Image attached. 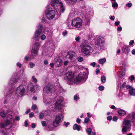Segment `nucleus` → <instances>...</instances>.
I'll list each match as a JSON object with an SVG mask.
<instances>
[{"label": "nucleus", "instance_id": "obj_25", "mask_svg": "<svg viewBox=\"0 0 135 135\" xmlns=\"http://www.w3.org/2000/svg\"><path fill=\"white\" fill-rule=\"evenodd\" d=\"M112 7L115 9H117L118 6V5L117 2H115L112 3Z\"/></svg>", "mask_w": 135, "mask_h": 135}, {"label": "nucleus", "instance_id": "obj_13", "mask_svg": "<svg viewBox=\"0 0 135 135\" xmlns=\"http://www.w3.org/2000/svg\"><path fill=\"white\" fill-rule=\"evenodd\" d=\"M63 100V98L62 97H60L59 100L57 101L55 105V108L56 109H60L61 107V103Z\"/></svg>", "mask_w": 135, "mask_h": 135}, {"label": "nucleus", "instance_id": "obj_18", "mask_svg": "<svg viewBox=\"0 0 135 135\" xmlns=\"http://www.w3.org/2000/svg\"><path fill=\"white\" fill-rule=\"evenodd\" d=\"M66 3L68 4H73L76 3L77 0H64Z\"/></svg>", "mask_w": 135, "mask_h": 135}, {"label": "nucleus", "instance_id": "obj_17", "mask_svg": "<svg viewBox=\"0 0 135 135\" xmlns=\"http://www.w3.org/2000/svg\"><path fill=\"white\" fill-rule=\"evenodd\" d=\"M130 122H131L129 120H124L123 122V125H125L126 126L129 127L131 125Z\"/></svg>", "mask_w": 135, "mask_h": 135}, {"label": "nucleus", "instance_id": "obj_19", "mask_svg": "<svg viewBox=\"0 0 135 135\" xmlns=\"http://www.w3.org/2000/svg\"><path fill=\"white\" fill-rule=\"evenodd\" d=\"M62 60L60 59H58L56 61V64L57 66L58 67L62 65Z\"/></svg>", "mask_w": 135, "mask_h": 135}, {"label": "nucleus", "instance_id": "obj_6", "mask_svg": "<svg viewBox=\"0 0 135 135\" xmlns=\"http://www.w3.org/2000/svg\"><path fill=\"white\" fill-rule=\"evenodd\" d=\"M55 14V11L52 10L51 8H49L47 9L45 12L46 18L49 20H51L53 18Z\"/></svg>", "mask_w": 135, "mask_h": 135}, {"label": "nucleus", "instance_id": "obj_34", "mask_svg": "<svg viewBox=\"0 0 135 135\" xmlns=\"http://www.w3.org/2000/svg\"><path fill=\"white\" fill-rule=\"evenodd\" d=\"M97 41L98 43L100 44V43H102V42L101 41V38L100 36H99L97 39Z\"/></svg>", "mask_w": 135, "mask_h": 135}, {"label": "nucleus", "instance_id": "obj_9", "mask_svg": "<svg viewBox=\"0 0 135 135\" xmlns=\"http://www.w3.org/2000/svg\"><path fill=\"white\" fill-rule=\"evenodd\" d=\"M62 118V115L61 114L57 115L56 116L54 121L53 122V126L55 127L58 126L59 123L61 122Z\"/></svg>", "mask_w": 135, "mask_h": 135}, {"label": "nucleus", "instance_id": "obj_22", "mask_svg": "<svg viewBox=\"0 0 135 135\" xmlns=\"http://www.w3.org/2000/svg\"><path fill=\"white\" fill-rule=\"evenodd\" d=\"M118 113L120 115H124L126 113V111L122 109H120L118 111Z\"/></svg>", "mask_w": 135, "mask_h": 135}, {"label": "nucleus", "instance_id": "obj_2", "mask_svg": "<svg viewBox=\"0 0 135 135\" xmlns=\"http://www.w3.org/2000/svg\"><path fill=\"white\" fill-rule=\"evenodd\" d=\"M93 45L90 44L84 45L82 47L80 53L84 56L89 55L93 51Z\"/></svg>", "mask_w": 135, "mask_h": 135}, {"label": "nucleus", "instance_id": "obj_32", "mask_svg": "<svg viewBox=\"0 0 135 135\" xmlns=\"http://www.w3.org/2000/svg\"><path fill=\"white\" fill-rule=\"evenodd\" d=\"M88 134L89 135H90L91 133V129L90 128H87L86 130Z\"/></svg>", "mask_w": 135, "mask_h": 135}, {"label": "nucleus", "instance_id": "obj_14", "mask_svg": "<svg viewBox=\"0 0 135 135\" xmlns=\"http://www.w3.org/2000/svg\"><path fill=\"white\" fill-rule=\"evenodd\" d=\"M18 77L17 76H14V77L10 79L9 81L10 84L12 85H14L17 82L18 80Z\"/></svg>", "mask_w": 135, "mask_h": 135}, {"label": "nucleus", "instance_id": "obj_40", "mask_svg": "<svg viewBox=\"0 0 135 135\" xmlns=\"http://www.w3.org/2000/svg\"><path fill=\"white\" fill-rule=\"evenodd\" d=\"M80 37L79 36H78V37H76L75 38V40L76 41L78 42H80Z\"/></svg>", "mask_w": 135, "mask_h": 135}, {"label": "nucleus", "instance_id": "obj_7", "mask_svg": "<svg viewBox=\"0 0 135 135\" xmlns=\"http://www.w3.org/2000/svg\"><path fill=\"white\" fill-rule=\"evenodd\" d=\"M25 86L24 85H22L18 87L16 90L15 93L17 95L21 97L24 94Z\"/></svg>", "mask_w": 135, "mask_h": 135}, {"label": "nucleus", "instance_id": "obj_38", "mask_svg": "<svg viewBox=\"0 0 135 135\" xmlns=\"http://www.w3.org/2000/svg\"><path fill=\"white\" fill-rule=\"evenodd\" d=\"M44 114L43 113H40L39 115V118L40 119H42L44 117Z\"/></svg>", "mask_w": 135, "mask_h": 135}, {"label": "nucleus", "instance_id": "obj_20", "mask_svg": "<svg viewBox=\"0 0 135 135\" xmlns=\"http://www.w3.org/2000/svg\"><path fill=\"white\" fill-rule=\"evenodd\" d=\"M129 93L131 95L133 96H135V89L133 88H131L129 90Z\"/></svg>", "mask_w": 135, "mask_h": 135}, {"label": "nucleus", "instance_id": "obj_46", "mask_svg": "<svg viewBox=\"0 0 135 135\" xmlns=\"http://www.w3.org/2000/svg\"><path fill=\"white\" fill-rule=\"evenodd\" d=\"M42 125L43 126H45L46 125V122L45 121H43L41 122Z\"/></svg>", "mask_w": 135, "mask_h": 135}, {"label": "nucleus", "instance_id": "obj_30", "mask_svg": "<svg viewBox=\"0 0 135 135\" xmlns=\"http://www.w3.org/2000/svg\"><path fill=\"white\" fill-rule=\"evenodd\" d=\"M101 81L103 83H105L106 81V78L105 76L103 75L101 78Z\"/></svg>", "mask_w": 135, "mask_h": 135}, {"label": "nucleus", "instance_id": "obj_33", "mask_svg": "<svg viewBox=\"0 0 135 135\" xmlns=\"http://www.w3.org/2000/svg\"><path fill=\"white\" fill-rule=\"evenodd\" d=\"M29 65L30 67L31 68H32L35 66V64L34 63L30 62L29 63Z\"/></svg>", "mask_w": 135, "mask_h": 135}, {"label": "nucleus", "instance_id": "obj_62", "mask_svg": "<svg viewBox=\"0 0 135 135\" xmlns=\"http://www.w3.org/2000/svg\"><path fill=\"white\" fill-rule=\"evenodd\" d=\"M31 127L32 128H34L35 127V125L34 123H32V124Z\"/></svg>", "mask_w": 135, "mask_h": 135}, {"label": "nucleus", "instance_id": "obj_64", "mask_svg": "<svg viewBox=\"0 0 135 135\" xmlns=\"http://www.w3.org/2000/svg\"><path fill=\"white\" fill-rule=\"evenodd\" d=\"M28 125L27 123V121H25V125L26 127H27Z\"/></svg>", "mask_w": 135, "mask_h": 135}, {"label": "nucleus", "instance_id": "obj_29", "mask_svg": "<svg viewBox=\"0 0 135 135\" xmlns=\"http://www.w3.org/2000/svg\"><path fill=\"white\" fill-rule=\"evenodd\" d=\"M123 128L122 129V132H127V129L128 128V127L126 126L123 125Z\"/></svg>", "mask_w": 135, "mask_h": 135}, {"label": "nucleus", "instance_id": "obj_1", "mask_svg": "<svg viewBox=\"0 0 135 135\" xmlns=\"http://www.w3.org/2000/svg\"><path fill=\"white\" fill-rule=\"evenodd\" d=\"M13 118L12 115H9L7 120L0 124V132L2 135H13L12 133L8 132L7 131V129L10 128L12 126V121H13V123L15 122Z\"/></svg>", "mask_w": 135, "mask_h": 135}, {"label": "nucleus", "instance_id": "obj_51", "mask_svg": "<svg viewBox=\"0 0 135 135\" xmlns=\"http://www.w3.org/2000/svg\"><path fill=\"white\" fill-rule=\"evenodd\" d=\"M113 120L114 121H116L117 120V118L116 116H114L113 117Z\"/></svg>", "mask_w": 135, "mask_h": 135}, {"label": "nucleus", "instance_id": "obj_42", "mask_svg": "<svg viewBox=\"0 0 135 135\" xmlns=\"http://www.w3.org/2000/svg\"><path fill=\"white\" fill-rule=\"evenodd\" d=\"M78 60L79 62H81L83 60V58L81 57H79L78 58Z\"/></svg>", "mask_w": 135, "mask_h": 135}, {"label": "nucleus", "instance_id": "obj_44", "mask_svg": "<svg viewBox=\"0 0 135 135\" xmlns=\"http://www.w3.org/2000/svg\"><path fill=\"white\" fill-rule=\"evenodd\" d=\"M99 89L100 91H102L104 89V87L103 86H99Z\"/></svg>", "mask_w": 135, "mask_h": 135}, {"label": "nucleus", "instance_id": "obj_31", "mask_svg": "<svg viewBox=\"0 0 135 135\" xmlns=\"http://www.w3.org/2000/svg\"><path fill=\"white\" fill-rule=\"evenodd\" d=\"M79 95L78 94L75 95L74 97V99L75 101H77L79 99Z\"/></svg>", "mask_w": 135, "mask_h": 135}, {"label": "nucleus", "instance_id": "obj_61", "mask_svg": "<svg viewBox=\"0 0 135 135\" xmlns=\"http://www.w3.org/2000/svg\"><path fill=\"white\" fill-rule=\"evenodd\" d=\"M81 121V119L79 118H78L76 120V122L78 123H80Z\"/></svg>", "mask_w": 135, "mask_h": 135}, {"label": "nucleus", "instance_id": "obj_52", "mask_svg": "<svg viewBox=\"0 0 135 135\" xmlns=\"http://www.w3.org/2000/svg\"><path fill=\"white\" fill-rule=\"evenodd\" d=\"M17 65L18 66L19 68H21V67L22 64L20 63V62H17Z\"/></svg>", "mask_w": 135, "mask_h": 135}, {"label": "nucleus", "instance_id": "obj_45", "mask_svg": "<svg viewBox=\"0 0 135 135\" xmlns=\"http://www.w3.org/2000/svg\"><path fill=\"white\" fill-rule=\"evenodd\" d=\"M94 36V35H89L88 36V40L90 39L91 38L93 37Z\"/></svg>", "mask_w": 135, "mask_h": 135}, {"label": "nucleus", "instance_id": "obj_41", "mask_svg": "<svg viewBox=\"0 0 135 135\" xmlns=\"http://www.w3.org/2000/svg\"><path fill=\"white\" fill-rule=\"evenodd\" d=\"M32 79L34 83H36L37 82V80L33 76L32 77Z\"/></svg>", "mask_w": 135, "mask_h": 135}, {"label": "nucleus", "instance_id": "obj_11", "mask_svg": "<svg viewBox=\"0 0 135 135\" xmlns=\"http://www.w3.org/2000/svg\"><path fill=\"white\" fill-rule=\"evenodd\" d=\"M65 78L67 79L70 82V84L73 83L74 76L71 72H69L65 74Z\"/></svg>", "mask_w": 135, "mask_h": 135}, {"label": "nucleus", "instance_id": "obj_37", "mask_svg": "<svg viewBox=\"0 0 135 135\" xmlns=\"http://www.w3.org/2000/svg\"><path fill=\"white\" fill-rule=\"evenodd\" d=\"M125 71L126 69L125 68H124L123 70L122 71L121 73V75L122 76H124L125 75Z\"/></svg>", "mask_w": 135, "mask_h": 135}, {"label": "nucleus", "instance_id": "obj_47", "mask_svg": "<svg viewBox=\"0 0 135 135\" xmlns=\"http://www.w3.org/2000/svg\"><path fill=\"white\" fill-rule=\"evenodd\" d=\"M115 17L114 16H109V18L112 20L113 21L115 19Z\"/></svg>", "mask_w": 135, "mask_h": 135}, {"label": "nucleus", "instance_id": "obj_59", "mask_svg": "<svg viewBox=\"0 0 135 135\" xmlns=\"http://www.w3.org/2000/svg\"><path fill=\"white\" fill-rule=\"evenodd\" d=\"M134 42V41L133 40H132L131 41L129 42V45H133V44Z\"/></svg>", "mask_w": 135, "mask_h": 135}, {"label": "nucleus", "instance_id": "obj_12", "mask_svg": "<svg viewBox=\"0 0 135 135\" xmlns=\"http://www.w3.org/2000/svg\"><path fill=\"white\" fill-rule=\"evenodd\" d=\"M28 86V89H30L31 91L33 92L39 89V86L36 84L33 86L32 83L29 84Z\"/></svg>", "mask_w": 135, "mask_h": 135}, {"label": "nucleus", "instance_id": "obj_24", "mask_svg": "<svg viewBox=\"0 0 135 135\" xmlns=\"http://www.w3.org/2000/svg\"><path fill=\"white\" fill-rule=\"evenodd\" d=\"M44 99V102L46 104V105L50 104L51 103V99H48L47 100H46L44 98V96H43Z\"/></svg>", "mask_w": 135, "mask_h": 135}, {"label": "nucleus", "instance_id": "obj_36", "mask_svg": "<svg viewBox=\"0 0 135 135\" xmlns=\"http://www.w3.org/2000/svg\"><path fill=\"white\" fill-rule=\"evenodd\" d=\"M31 109L33 110L37 109V108L36 105L35 104L33 105L31 107Z\"/></svg>", "mask_w": 135, "mask_h": 135}, {"label": "nucleus", "instance_id": "obj_50", "mask_svg": "<svg viewBox=\"0 0 135 135\" xmlns=\"http://www.w3.org/2000/svg\"><path fill=\"white\" fill-rule=\"evenodd\" d=\"M29 117L31 118L33 116L34 113L33 112H31L29 114Z\"/></svg>", "mask_w": 135, "mask_h": 135}, {"label": "nucleus", "instance_id": "obj_16", "mask_svg": "<svg viewBox=\"0 0 135 135\" xmlns=\"http://www.w3.org/2000/svg\"><path fill=\"white\" fill-rule=\"evenodd\" d=\"M74 54V53L73 51H69L68 52L66 57L70 60H72L73 58Z\"/></svg>", "mask_w": 135, "mask_h": 135}, {"label": "nucleus", "instance_id": "obj_27", "mask_svg": "<svg viewBox=\"0 0 135 135\" xmlns=\"http://www.w3.org/2000/svg\"><path fill=\"white\" fill-rule=\"evenodd\" d=\"M99 63L101 64H103L106 61V59L105 58L100 59L99 60Z\"/></svg>", "mask_w": 135, "mask_h": 135}, {"label": "nucleus", "instance_id": "obj_3", "mask_svg": "<svg viewBox=\"0 0 135 135\" xmlns=\"http://www.w3.org/2000/svg\"><path fill=\"white\" fill-rule=\"evenodd\" d=\"M40 46V45L38 42L35 43L33 45L31 51V58L33 59L37 55L38 51Z\"/></svg>", "mask_w": 135, "mask_h": 135}, {"label": "nucleus", "instance_id": "obj_10", "mask_svg": "<svg viewBox=\"0 0 135 135\" xmlns=\"http://www.w3.org/2000/svg\"><path fill=\"white\" fill-rule=\"evenodd\" d=\"M59 4L60 5V9L62 12H64L65 10V8L63 7L62 3L61 2H59V0H51V4L52 6H55V5Z\"/></svg>", "mask_w": 135, "mask_h": 135}, {"label": "nucleus", "instance_id": "obj_53", "mask_svg": "<svg viewBox=\"0 0 135 135\" xmlns=\"http://www.w3.org/2000/svg\"><path fill=\"white\" fill-rule=\"evenodd\" d=\"M69 63V62L68 61H65L64 62V64L65 66H66L68 65Z\"/></svg>", "mask_w": 135, "mask_h": 135}, {"label": "nucleus", "instance_id": "obj_54", "mask_svg": "<svg viewBox=\"0 0 135 135\" xmlns=\"http://www.w3.org/2000/svg\"><path fill=\"white\" fill-rule=\"evenodd\" d=\"M132 4L131 3H128L126 4V5L127 6L129 7H130L132 6Z\"/></svg>", "mask_w": 135, "mask_h": 135}, {"label": "nucleus", "instance_id": "obj_57", "mask_svg": "<svg viewBox=\"0 0 135 135\" xmlns=\"http://www.w3.org/2000/svg\"><path fill=\"white\" fill-rule=\"evenodd\" d=\"M131 81H132L133 80H134V77L133 75H131Z\"/></svg>", "mask_w": 135, "mask_h": 135}, {"label": "nucleus", "instance_id": "obj_5", "mask_svg": "<svg viewBox=\"0 0 135 135\" xmlns=\"http://www.w3.org/2000/svg\"><path fill=\"white\" fill-rule=\"evenodd\" d=\"M82 21L79 17L74 18L71 22L72 26L76 28H80L82 26Z\"/></svg>", "mask_w": 135, "mask_h": 135}, {"label": "nucleus", "instance_id": "obj_48", "mask_svg": "<svg viewBox=\"0 0 135 135\" xmlns=\"http://www.w3.org/2000/svg\"><path fill=\"white\" fill-rule=\"evenodd\" d=\"M117 30L118 31H121L122 30V27L121 26L118 27L117 28Z\"/></svg>", "mask_w": 135, "mask_h": 135}, {"label": "nucleus", "instance_id": "obj_60", "mask_svg": "<svg viewBox=\"0 0 135 135\" xmlns=\"http://www.w3.org/2000/svg\"><path fill=\"white\" fill-rule=\"evenodd\" d=\"M95 65V62H93L90 64V65L93 66V67H94Z\"/></svg>", "mask_w": 135, "mask_h": 135}, {"label": "nucleus", "instance_id": "obj_56", "mask_svg": "<svg viewBox=\"0 0 135 135\" xmlns=\"http://www.w3.org/2000/svg\"><path fill=\"white\" fill-rule=\"evenodd\" d=\"M120 23V22L119 21H118V22H115V25L116 26H118Z\"/></svg>", "mask_w": 135, "mask_h": 135}, {"label": "nucleus", "instance_id": "obj_58", "mask_svg": "<svg viewBox=\"0 0 135 135\" xmlns=\"http://www.w3.org/2000/svg\"><path fill=\"white\" fill-rule=\"evenodd\" d=\"M112 117L111 116H110L107 117V119L109 120H111L112 119Z\"/></svg>", "mask_w": 135, "mask_h": 135}, {"label": "nucleus", "instance_id": "obj_35", "mask_svg": "<svg viewBox=\"0 0 135 135\" xmlns=\"http://www.w3.org/2000/svg\"><path fill=\"white\" fill-rule=\"evenodd\" d=\"M46 38V36L44 35H41L40 37V38L41 40L43 41Z\"/></svg>", "mask_w": 135, "mask_h": 135}, {"label": "nucleus", "instance_id": "obj_55", "mask_svg": "<svg viewBox=\"0 0 135 135\" xmlns=\"http://www.w3.org/2000/svg\"><path fill=\"white\" fill-rule=\"evenodd\" d=\"M67 34V32L66 31H65L63 32L62 33V34L64 36H65Z\"/></svg>", "mask_w": 135, "mask_h": 135}, {"label": "nucleus", "instance_id": "obj_15", "mask_svg": "<svg viewBox=\"0 0 135 135\" xmlns=\"http://www.w3.org/2000/svg\"><path fill=\"white\" fill-rule=\"evenodd\" d=\"M83 78H81L80 76L76 77L75 79H73V83L76 84H78L82 80H83Z\"/></svg>", "mask_w": 135, "mask_h": 135}, {"label": "nucleus", "instance_id": "obj_43", "mask_svg": "<svg viewBox=\"0 0 135 135\" xmlns=\"http://www.w3.org/2000/svg\"><path fill=\"white\" fill-rule=\"evenodd\" d=\"M90 120V119L88 118H86L84 119V122L87 123Z\"/></svg>", "mask_w": 135, "mask_h": 135}, {"label": "nucleus", "instance_id": "obj_4", "mask_svg": "<svg viewBox=\"0 0 135 135\" xmlns=\"http://www.w3.org/2000/svg\"><path fill=\"white\" fill-rule=\"evenodd\" d=\"M43 95H47L49 93H51L54 92V88L53 85L49 84L44 87Z\"/></svg>", "mask_w": 135, "mask_h": 135}, {"label": "nucleus", "instance_id": "obj_8", "mask_svg": "<svg viewBox=\"0 0 135 135\" xmlns=\"http://www.w3.org/2000/svg\"><path fill=\"white\" fill-rule=\"evenodd\" d=\"M37 29L35 32V34L33 36V38L36 39L38 41H39L40 38H38L39 35L41 32L42 29V26L40 25H39L37 27Z\"/></svg>", "mask_w": 135, "mask_h": 135}, {"label": "nucleus", "instance_id": "obj_49", "mask_svg": "<svg viewBox=\"0 0 135 135\" xmlns=\"http://www.w3.org/2000/svg\"><path fill=\"white\" fill-rule=\"evenodd\" d=\"M15 120L18 121L20 120V118L19 116H16L15 117Z\"/></svg>", "mask_w": 135, "mask_h": 135}, {"label": "nucleus", "instance_id": "obj_21", "mask_svg": "<svg viewBox=\"0 0 135 135\" xmlns=\"http://www.w3.org/2000/svg\"><path fill=\"white\" fill-rule=\"evenodd\" d=\"M123 50L126 54H128L130 51V49L127 46H124L123 47Z\"/></svg>", "mask_w": 135, "mask_h": 135}, {"label": "nucleus", "instance_id": "obj_39", "mask_svg": "<svg viewBox=\"0 0 135 135\" xmlns=\"http://www.w3.org/2000/svg\"><path fill=\"white\" fill-rule=\"evenodd\" d=\"M0 115L1 116L3 117H4L6 115L5 113L3 111L1 112Z\"/></svg>", "mask_w": 135, "mask_h": 135}, {"label": "nucleus", "instance_id": "obj_28", "mask_svg": "<svg viewBox=\"0 0 135 135\" xmlns=\"http://www.w3.org/2000/svg\"><path fill=\"white\" fill-rule=\"evenodd\" d=\"M85 22V24L86 25H89L90 21L89 19L88 18H86L84 20Z\"/></svg>", "mask_w": 135, "mask_h": 135}, {"label": "nucleus", "instance_id": "obj_26", "mask_svg": "<svg viewBox=\"0 0 135 135\" xmlns=\"http://www.w3.org/2000/svg\"><path fill=\"white\" fill-rule=\"evenodd\" d=\"M130 119H133L135 118V112L132 113L129 115L128 116Z\"/></svg>", "mask_w": 135, "mask_h": 135}, {"label": "nucleus", "instance_id": "obj_23", "mask_svg": "<svg viewBox=\"0 0 135 135\" xmlns=\"http://www.w3.org/2000/svg\"><path fill=\"white\" fill-rule=\"evenodd\" d=\"M80 126L76 124H75L73 126V128L74 130H76L78 131L80 130Z\"/></svg>", "mask_w": 135, "mask_h": 135}, {"label": "nucleus", "instance_id": "obj_63", "mask_svg": "<svg viewBox=\"0 0 135 135\" xmlns=\"http://www.w3.org/2000/svg\"><path fill=\"white\" fill-rule=\"evenodd\" d=\"M14 90L13 89H12L11 90H9V92L10 93H12L13 92Z\"/></svg>", "mask_w": 135, "mask_h": 135}]
</instances>
